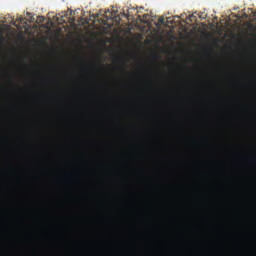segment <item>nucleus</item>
<instances>
[{"label": "nucleus", "mask_w": 256, "mask_h": 256, "mask_svg": "<svg viewBox=\"0 0 256 256\" xmlns=\"http://www.w3.org/2000/svg\"><path fill=\"white\" fill-rule=\"evenodd\" d=\"M70 15H73V11L72 10H70Z\"/></svg>", "instance_id": "obj_4"}, {"label": "nucleus", "mask_w": 256, "mask_h": 256, "mask_svg": "<svg viewBox=\"0 0 256 256\" xmlns=\"http://www.w3.org/2000/svg\"><path fill=\"white\" fill-rule=\"evenodd\" d=\"M159 24H164V22H165V19H164V17L162 16V17H159Z\"/></svg>", "instance_id": "obj_1"}, {"label": "nucleus", "mask_w": 256, "mask_h": 256, "mask_svg": "<svg viewBox=\"0 0 256 256\" xmlns=\"http://www.w3.org/2000/svg\"><path fill=\"white\" fill-rule=\"evenodd\" d=\"M107 19H113V13H111L110 17H107Z\"/></svg>", "instance_id": "obj_2"}, {"label": "nucleus", "mask_w": 256, "mask_h": 256, "mask_svg": "<svg viewBox=\"0 0 256 256\" xmlns=\"http://www.w3.org/2000/svg\"><path fill=\"white\" fill-rule=\"evenodd\" d=\"M45 17H41L40 21H44Z\"/></svg>", "instance_id": "obj_3"}]
</instances>
